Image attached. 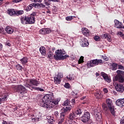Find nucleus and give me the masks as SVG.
<instances>
[{"label":"nucleus","mask_w":124,"mask_h":124,"mask_svg":"<svg viewBox=\"0 0 124 124\" xmlns=\"http://www.w3.org/2000/svg\"><path fill=\"white\" fill-rule=\"evenodd\" d=\"M5 45L7 46H11V44L10 43V42L9 41H7L5 43Z\"/></svg>","instance_id":"nucleus-56"},{"label":"nucleus","mask_w":124,"mask_h":124,"mask_svg":"<svg viewBox=\"0 0 124 124\" xmlns=\"http://www.w3.org/2000/svg\"><path fill=\"white\" fill-rule=\"evenodd\" d=\"M61 113L60 115V118H65V116L68 113V111L66 110L65 109H61Z\"/></svg>","instance_id":"nucleus-20"},{"label":"nucleus","mask_w":124,"mask_h":124,"mask_svg":"<svg viewBox=\"0 0 124 124\" xmlns=\"http://www.w3.org/2000/svg\"><path fill=\"white\" fill-rule=\"evenodd\" d=\"M117 64L113 63V64H112V70H117Z\"/></svg>","instance_id":"nucleus-36"},{"label":"nucleus","mask_w":124,"mask_h":124,"mask_svg":"<svg viewBox=\"0 0 124 124\" xmlns=\"http://www.w3.org/2000/svg\"><path fill=\"white\" fill-rule=\"evenodd\" d=\"M43 0H31L34 3H41Z\"/></svg>","instance_id":"nucleus-47"},{"label":"nucleus","mask_w":124,"mask_h":124,"mask_svg":"<svg viewBox=\"0 0 124 124\" xmlns=\"http://www.w3.org/2000/svg\"><path fill=\"white\" fill-rule=\"evenodd\" d=\"M0 34L2 35H5V31H4V29L3 28H0Z\"/></svg>","instance_id":"nucleus-40"},{"label":"nucleus","mask_w":124,"mask_h":124,"mask_svg":"<svg viewBox=\"0 0 124 124\" xmlns=\"http://www.w3.org/2000/svg\"><path fill=\"white\" fill-rule=\"evenodd\" d=\"M65 118L64 117H60L58 123L59 124H62V122H64Z\"/></svg>","instance_id":"nucleus-42"},{"label":"nucleus","mask_w":124,"mask_h":124,"mask_svg":"<svg viewBox=\"0 0 124 124\" xmlns=\"http://www.w3.org/2000/svg\"><path fill=\"white\" fill-rule=\"evenodd\" d=\"M47 55H48V58L49 59H51V57L53 56V53L50 50H48L47 52Z\"/></svg>","instance_id":"nucleus-33"},{"label":"nucleus","mask_w":124,"mask_h":124,"mask_svg":"<svg viewBox=\"0 0 124 124\" xmlns=\"http://www.w3.org/2000/svg\"><path fill=\"white\" fill-rule=\"evenodd\" d=\"M102 58L103 60H105L106 61H108V58L106 56H102Z\"/></svg>","instance_id":"nucleus-54"},{"label":"nucleus","mask_w":124,"mask_h":124,"mask_svg":"<svg viewBox=\"0 0 124 124\" xmlns=\"http://www.w3.org/2000/svg\"><path fill=\"white\" fill-rule=\"evenodd\" d=\"M91 114L88 111L85 112L81 117V120L83 123L87 124L89 121H91Z\"/></svg>","instance_id":"nucleus-6"},{"label":"nucleus","mask_w":124,"mask_h":124,"mask_svg":"<svg viewBox=\"0 0 124 124\" xmlns=\"http://www.w3.org/2000/svg\"><path fill=\"white\" fill-rule=\"evenodd\" d=\"M74 18H76L75 16H68L65 17V19L67 21H70L72 20Z\"/></svg>","instance_id":"nucleus-32"},{"label":"nucleus","mask_w":124,"mask_h":124,"mask_svg":"<svg viewBox=\"0 0 124 124\" xmlns=\"http://www.w3.org/2000/svg\"><path fill=\"white\" fill-rule=\"evenodd\" d=\"M62 78L63 76L61 73H59L58 75H56L55 77L53 78L55 84L59 85L61 83Z\"/></svg>","instance_id":"nucleus-8"},{"label":"nucleus","mask_w":124,"mask_h":124,"mask_svg":"<svg viewBox=\"0 0 124 124\" xmlns=\"http://www.w3.org/2000/svg\"><path fill=\"white\" fill-rule=\"evenodd\" d=\"M34 7H35V8H37V9L40 8V4H39V3H37V4L34 3Z\"/></svg>","instance_id":"nucleus-48"},{"label":"nucleus","mask_w":124,"mask_h":124,"mask_svg":"<svg viewBox=\"0 0 124 124\" xmlns=\"http://www.w3.org/2000/svg\"><path fill=\"white\" fill-rule=\"evenodd\" d=\"M102 109L104 110L105 111H107L108 109V108L107 105L104 103H103L102 104Z\"/></svg>","instance_id":"nucleus-28"},{"label":"nucleus","mask_w":124,"mask_h":124,"mask_svg":"<svg viewBox=\"0 0 124 124\" xmlns=\"http://www.w3.org/2000/svg\"><path fill=\"white\" fill-rule=\"evenodd\" d=\"M7 100V95L6 94H3L1 96H0V104L2 102L5 101Z\"/></svg>","instance_id":"nucleus-24"},{"label":"nucleus","mask_w":124,"mask_h":124,"mask_svg":"<svg viewBox=\"0 0 124 124\" xmlns=\"http://www.w3.org/2000/svg\"><path fill=\"white\" fill-rule=\"evenodd\" d=\"M55 122V119L54 118H49L48 119V123H50L51 124H53V123Z\"/></svg>","instance_id":"nucleus-38"},{"label":"nucleus","mask_w":124,"mask_h":124,"mask_svg":"<svg viewBox=\"0 0 124 124\" xmlns=\"http://www.w3.org/2000/svg\"><path fill=\"white\" fill-rule=\"evenodd\" d=\"M45 3V5L47 6H49L50 5V3H49V2H48L47 1H46Z\"/></svg>","instance_id":"nucleus-63"},{"label":"nucleus","mask_w":124,"mask_h":124,"mask_svg":"<svg viewBox=\"0 0 124 124\" xmlns=\"http://www.w3.org/2000/svg\"><path fill=\"white\" fill-rule=\"evenodd\" d=\"M7 13L11 16H15L16 13V10L15 9H8Z\"/></svg>","instance_id":"nucleus-15"},{"label":"nucleus","mask_w":124,"mask_h":124,"mask_svg":"<svg viewBox=\"0 0 124 124\" xmlns=\"http://www.w3.org/2000/svg\"><path fill=\"white\" fill-rule=\"evenodd\" d=\"M36 16V12H33L31 15H29L28 16L35 17V16Z\"/></svg>","instance_id":"nucleus-52"},{"label":"nucleus","mask_w":124,"mask_h":124,"mask_svg":"<svg viewBox=\"0 0 124 124\" xmlns=\"http://www.w3.org/2000/svg\"><path fill=\"white\" fill-rule=\"evenodd\" d=\"M64 88L66 89H70V84L68 83H66L64 86Z\"/></svg>","instance_id":"nucleus-53"},{"label":"nucleus","mask_w":124,"mask_h":124,"mask_svg":"<svg viewBox=\"0 0 124 124\" xmlns=\"http://www.w3.org/2000/svg\"><path fill=\"white\" fill-rule=\"evenodd\" d=\"M28 6L31 9L34 7V3H32L28 5Z\"/></svg>","instance_id":"nucleus-58"},{"label":"nucleus","mask_w":124,"mask_h":124,"mask_svg":"<svg viewBox=\"0 0 124 124\" xmlns=\"http://www.w3.org/2000/svg\"><path fill=\"white\" fill-rule=\"evenodd\" d=\"M72 77H73L72 75H68L67 76L66 78L68 80H72Z\"/></svg>","instance_id":"nucleus-44"},{"label":"nucleus","mask_w":124,"mask_h":124,"mask_svg":"<svg viewBox=\"0 0 124 124\" xmlns=\"http://www.w3.org/2000/svg\"><path fill=\"white\" fill-rule=\"evenodd\" d=\"M101 76L104 78V80L108 83H110L111 82V79L110 78H109L106 74H105L104 72H102L100 73Z\"/></svg>","instance_id":"nucleus-11"},{"label":"nucleus","mask_w":124,"mask_h":124,"mask_svg":"<svg viewBox=\"0 0 124 124\" xmlns=\"http://www.w3.org/2000/svg\"><path fill=\"white\" fill-rule=\"evenodd\" d=\"M2 124H13V123L12 122H6V121H3L2 123Z\"/></svg>","instance_id":"nucleus-51"},{"label":"nucleus","mask_w":124,"mask_h":124,"mask_svg":"<svg viewBox=\"0 0 124 124\" xmlns=\"http://www.w3.org/2000/svg\"><path fill=\"white\" fill-rule=\"evenodd\" d=\"M94 40L96 41H100L101 40V38L99 36H95L94 37Z\"/></svg>","instance_id":"nucleus-41"},{"label":"nucleus","mask_w":124,"mask_h":124,"mask_svg":"<svg viewBox=\"0 0 124 124\" xmlns=\"http://www.w3.org/2000/svg\"><path fill=\"white\" fill-rule=\"evenodd\" d=\"M82 33L83 35L88 37L90 35V31L89 30L86 28H83L81 29Z\"/></svg>","instance_id":"nucleus-16"},{"label":"nucleus","mask_w":124,"mask_h":124,"mask_svg":"<svg viewBox=\"0 0 124 124\" xmlns=\"http://www.w3.org/2000/svg\"><path fill=\"white\" fill-rule=\"evenodd\" d=\"M70 103V101L68 99H66V101H64L62 104L63 106H67Z\"/></svg>","instance_id":"nucleus-34"},{"label":"nucleus","mask_w":124,"mask_h":124,"mask_svg":"<svg viewBox=\"0 0 124 124\" xmlns=\"http://www.w3.org/2000/svg\"><path fill=\"white\" fill-rule=\"evenodd\" d=\"M29 83L36 87H38V85L40 84V82L39 81H37V80L34 78L30 79L29 80Z\"/></svg>","instance_id":"nucleus-12"},{"label":"nucleus","mask_w":124,"mask_h":124,"mask_svg":"<svg viewBox=\"0 0 124 124\" xmlns=\"http://www.w3.org/2000/svg\"><path fill=\"white\" fill-rule=\"evenodd\" d=\"M77 116H78L76 115L75 114H74V112H73L71 113L68 116V119L70 120H75L76 117Z\"/></svg>","instance_id":"nucleus-25"},{"label":"nucleus","mask_w":124,"mask_h":124,"mask_svg":"<svg viewBox=\"0 0 124 124\" xmlns=\"http://www.w3.org/2000/svg\"><path fill=\"white\" fill-rule=\"evenodd\" d=\"M116 104L117 106L121 107L124 106V98L117 99L116 101Z\"/></svg>","instance_id":"nucleus-14"},{"label":"nucleus","mask_w":124,"mask_h":124,"mask_svg":"<svg viewBox=\"0 0 124 124\" xmlns=\"http://www.w3.org/2000/svg\"><path fill=\"white\" fill-rule=\"evenodd\" d=\"M5 30L7 34H12L14 32V29L9 26H7Z\"/></svg>","instance_id":"nucleus-19"},{"label":"nucleus","mask_w":124,"mask_h":124,"mask_svg":"<svg viewBox=\"0 0 124 124\" xmlns=\"http://www.w3.org/2000/svg\"><path fill=\"white\" fill-rule=\"evenodd\" d=\"M39 32L42 35H46L50 33L51 31L49 28H43L40 30Z\"/></svg>","instance_id":"nucleus-9"},{"label":"nucleus","mask_w":124,"mask_h":124,"mask_svg":"<svg viewBox=\"0 0 124 124\" xmlns=\"http://www.w3.org/2000/svg\"><path fill=\"white\" fill-rule=\"evenodd\" d=\"M119 69H124V67L122 65H119Z\"/></svg>","instance_id":"nucleus-64"},{"label":"nucleus","mask_w":124,"mask_h":124,"mask_svg":"<svg viewBox=\"0 0 124 124\" xmlns=\"http://www.w3.org/2000/svg\"><path fill=\"white\" fill-rule=\"evenodd\" d=\"M101 63H103V60H98V59H95L93 60V65L94 66L98 65L99 64H101Z\"/></svg>","instance_id":"nucleus-23"},{"label":"nucleus","mask_w":124,"mask_h":124,"mask_svg":"<svg viewBox=\"0 0 124 124\" xmlns=\"http://www.w3.org/2000/svg\"><path fill=\"white\" fill-rule=\"evenodd\" d=\"M84 62V57L81 56L80 58H79V61H78V64L83 63Z\"/></svg>","instance_id":"nucleus-37"},{"label":"nucleus","mask_w":124,"mask_h":124,"mask_svg":"<svg viewBox=\"0 0 124 124\" xmlns=\"http://www.w3.org/2000/svg\"><path fill=\"white\" fill-rule=\"evenodd\" d=\"M54 115H55V116H56V117L57 118H59V112L58 111H55Z\"/></svg>","instance_id":"nucleus-50"},{"label":"nucleus","mask_w":124,"mask_h":124,"mask_svg":"<svg viewBox=\"0 0 124 124\" xmlns=\"http://www.w3.org/2000/svg\"><path fill=\"white\" fill-rule=\"evenodd\" d=\"M58 104L57 101L54 100V97L51 94H46L43 98V104L41 106L46 108H52Z\"/></svg>","instance_id":"nucleus-1"},{"label":"nucleus","mask_w":124,"mask_h":124,"mask_svg":"<svg viewBox=\"0 0 124 124\" xmlns=\"http://www.w3.org/2000/svg\"><path fill=\"white\" fill-rule=\"evenodd\" d=\"M16 67L17 70H20L22 71L23 67L22 65H20L19 64H17L16 65Z\"/></svg>","instance_id":"nucleus-35"},{"label":"nucleus","mask_w":124,"mask_h":124,"mask_svg":"<svg viewBox=\"0 0 124 124\" xmlns=\"http://www.w3.org/2000/svg\"><path fill=\"white\" fill-rule=\"evenodd\" d=\"M93 60H92L91 61H89L87 63V66H88V68H91L93 66Z\"/></svg>","instance_id":"nucleus-29"},{"label":"nucleus","mask_w":124,"mask_h":124,"mask_svg":"<svg viewBox=\"0 0 124 124\" xmlns=\"http://www.w3.org/2000/svg\"><path fill=\"white\" fill-rule=\"evenodd\" d=\"M40 52L41 53L42 56H45L46 55V49L44 46H41L39 49Z\"/></svg>","instance_id":"nucleus-22"},{"label":"nucleus","mask_w":124,"mask_h":124,"mask_svg":"<svg viewBox=\"0 0 124 124\" xmlns=\"http://www.w3.org/2000/svg\"><path fill=\"white\" fill-rule=\"evenodd\" d=\"M26 87L29 88L30 90H31L32 91L33 90H36L38 91V90L39 89V87H34L33 85H31L30 84H28V85H26Z\"/></svg>","instance_id":"nucleus-26"},{"label":"nucleus","mask_w":124,"mask_h":124,"mask_svg":"<svg viewBox=\"0 0 124 124\" xmlns=\"http://www.w3.org/2000/svg\"><path fill=\"white\" fill-rule=\"evenodd\" d=\"M38 91H40V92H42L44 91V90L43 89H42V88H39V90H38Z\"/></svg>","instance_id":"nucleus-62"},{"label":"nucleus","mask_w":124,"mask_h":124,"mask_svg":"<svg viewBox=\"0 0 124 124\" xmlns=\"http://www.w3.org/2000/svg\"><path fill=\"white\" fill-rule=\"evenodd\" d=\"M94 96L98 99H100L103 98V95L99 90H97V91L94 92Z\"/></svg>","instance_id":"nucleus-18"},{"label":"nucleus","mask_w":124,"mask_h":124,"mask_svg":"<svg viewBox=\"0 0 124 124\" xmlns=\"http://www.w3.org/2000/svg\"><path fill=\"white\" fill-rule=\"evenodd\" d=\"M117 34L120 35L121 37L124 38V34L122 31H119L117 32Z\"/></svg>","instance_id":"nucleus-45"},{"label":"nucleus","mask_w":124,"mask_h":124,"mask_svg":"<svg viewBox=\"0 0 124 124\" xmlns=\"http://www.w3.org/2000/svg\"><path fill=\"white\" fill-rule=\"evenodd\" d=\"M123 71L120 70L117 71V73L118 74V79L119 80V82L123 83L124 81V78L121 75Z\"/></svg>","instance_id":"nucleus-13"},{"label":"nucleus","mask_w":124,"mask_h":124,"mask_svg":"<svg viewBox=\"0 0 124 124\" xmlns=\"http://www.w3.org/2000/svg\"><path fill=\"white\" fill-rule=\"evenodd\" d=\"M63 109L68 110L69 111L72 109V106L71 105L67 106V107L65 108H63Z\"/></svg>","instance_id":"nucleus-39"},{"label":"nucleus","mask_w":124,"mask_h":124,"mask_svg":"<svg viewBox=\"0 0 124 124\" xmlns=\"http://www.w3.org/2000/svg\"><path fill=\"white\" fill-rule=\"evenodd\" d=\"M31 9H32L31 8L28 6L25 8V10L26 11V12H29L31 10Z\"/></svg>","instance_id":"nucleus-49"},{"label":"nucleus","mask_w":124,"mask_h":124,"mask_svg":"<svg viewBox=\"0 0 124 124\" xmlns=\"http://www.w3.org/2000/svg\"><path fill=\"white\" fill-rule=\"evenodd\" d=\"M66 53V52L64 49L62 50L61 49H58L56 50L55 55H53V58H54L55 60L58 61L66 60L67 58L69 57V55H65Z\"/></svg>","instance_id":"nucleus-2"},{"label":"nucleus","mask_w":124,"mask_h":124,"mask_svg":"<svg viewBox=\"0 0 124 124\" xmlns=\"http://www.w3.org/2000/svg\"><path fill=\"white\" fill-rule=\"evenodd\" d=\"M107 106L108 107V110L113 116H116V111L115 110V106L112 100L110 99H106Z\"/></svg>","instance_id":"nucleus-4"},{"label":"nucleus","mask_w":124,"mask_h":124,"mask_svg":"<svg viewBox=\"0 0 124 124\" xmlns=\"http://www.w3.org/2000/svg\"><path fill=\"white\" fill-rule=\"evenodd\" d=\"M21 23L23 25L32 24L35 22V17L25 16L20 19Z\"/></svg>","instance_id":"nucleus-3"},{"label":"nucleus","mask_w":124,"mask_h":124,"mask_svg":"<svg viewBox=\"0 0 124 124\" xmlns=\"http://www.w3.org/2000/svg\"><path fill=\"white\" fill-rule=\"evenodd\" d=\"M71 103L73 105H75L76 104V100L75 98H74L71 100Z\"/></svg>","instance_id":"nucleus-57"},{"label":"nucleus","mask_w":124,"mask_h":124,"mask_svg":"<svg viewBox=\"0 0 124 124\" xmlns=\"http://www.w3.org/2000/svg\"><path fill=\"white\" fill-rule=\"evenodd\" d=\"M31 120L33 122H36L39 121V118L31 117Z\"/></svg>","instance_id":"nucleus-43"},{"label":"nucleus","mask_w":124,"mask_h":124,"mask_svg":"<svg viewBox=\"0 0 124 124\" xmlns=\"http://www.w3.org/2000/svg\"><path fill=\"white\" fill-rule=\"evenodd\" d=\"M22 1V0H14L13 2L14 3H18L20 1Z\"/></svg>","instance_id":"nucleus-60"},{"label":"nucleus","mask_w":124,"mask_h":124,"mask_svg":"<svg viewBox=\"0 0 124 124\" xmlns=\"http://www.w3.org/2000/svg\"><path fill=\"white\" fill-rule=\"evenodd\" d=\"M80 43L82 47L88 46L89 45L88 40L85 38H82L80 41Z\"/></svg>","instance_id":"nucleus-10"},{"label":"nucleus","mask_w":124,"mask_h":124,"mask_svg":"<svg viewBox=\"0 0 124 124\" xmlns=\"http://www.w3.org/2000/svg\"><path fill=\"white\" fill-rule=\"evenodd\" d=\"M13 90L15 92L20 93L21 95H23L26 93L27 89L22 85H17L13 87Z\"/></svg>","instance_id":"nucleus-5"},{"label":"nucleus","mask_w":124,"mask_h":124,"mask_svg":"<svg viewBox=\"0 0 124 124\" xmlns=\"http://www.w3.org/2000/svg\"><path fill=\"white\" fill-rule=\"evenodd\" d=\"M95 116H96V120L98 122H100L101 121V114H99V113H98L96 115H95Z\"/></svg>","instance_id":"nucleus-31"},{"label":"nucleus","mask_w":124,"mask_h":124,"mask_svg":"<svg viewBox=\"0 0 124 124\" xmlns=\"http://www.w3.org/2000/svg\"><path fill=\"white\" fill-rule=\"evenodd\" d=\"M103 91H104V93H108V90L107 88H104V89H103Z\"/></svg>","instance_id":"nucleus-55"},{"label":"nucleus","mask_w":124,"mask_h":124,"mask_svg":"<svg viewBox=\"0 0 124 124\" xmlns=\"http://www.w3.org/2000/svg\"><path fill=\"white\" fill-rule=\"evenodd\" d=\"M72 95L76 96L75 97H74L75 99H77L78 98V96H77L78 95V93L77 92L73 91L72 92Z\"/></svg>","instance_id":"nucleus-46"},{"label":"nucleus","mask_w":124,"mask_h":124,"mask_svg":"<svg viewBox=\"0 0 124 124\" xmlns=\"http://www.w3.org/2000/svg\"><path fill=\"white\" fill-rule=\"evenodd\" d=\"M113 85L118 93H123L124 92V87L123 84L115 82L113 83Z\"/></svg>","instance_id":"nucleus-7"},{"label":"nucleus","mask_w":124,"mask_h":124,"mask_svg":"<svg viewBox=\"0 0 124 124\" xmlns=\"http://www.w3.org/2000/svg\"><path fill=\"white\" fill-rule=\"evenodd\" d=\"M20 61L22 65H26V64L28 62V58L26 57L22 58L20 60Z\"/></svg>","instance_id":"nucleus-21"},{"label":"nucleus","mask_w":124,"mask_h":124,"mask_svg":"<svg viewBox=\"0 0 124 124\" xmlns=\"http://www.w3.org/2000/svg\"><path fill=\"white\" fill-rule=\"evenodd\" d=\"M83 113V110L81 108H78L75 110L74 114L76 115H81Z\"/></svg>","instance_id":"nucleus-27"},{"label":"nucleus","mask_w":124,"mask_h":124,"mask_svg":"<svg viewBox=\"0 0 124 124\" xmlns=\"http://www.w3.org/2000/svg\"><path fill=\"white\" fill-rule=\"evenodd\" d=\"M44 8L46 7V5H44L42 3H40V8Z\"/></svg>","instance_id":"nucleus-59"},{"label":"nucleus","mask_w":124,"mask_h":124,"mask_svg":"<svg viewBox=\"0 0 124 124\" xmlns=\"http://www.w3.org/2000/svg\"><path fill=\"white\" fill-rule=\"evenodd\" d=\"M24 14V11L23 10H20V11H16V16H19Z\"/></svg>","instance_id":"nucleus-30"},{"label":"nucleus","mask_w":124,"mask_h":124,"mask_svg":"<svg viewBox=\"0 0 124 124\" xmlns=\"http://www.w3.org/2000/svg\"><path fill=\"white\" fill-rule=\"evenodd\" d=\"M48 1H53L54 2H59L60 0H48Z\"/></svg>","instance_id":"nucleus-61"},{"label":"nucleus","mask_w":124,"mask_h":124,"mask_svg":"<svg viewBox=\"0 0 124 124\" xmlns=\"http://www.w3.org/2000/svg\"><path fill=\"white\" fill-rule=\"evenodd\" d=\"M101 38L102 39L104 40L107 39V40H108L109 42H111V41H112V39L111 38L110 36L107 33L102 34Z\"/></svg>","instance_id":"nucleus-17"}]
</instances>
